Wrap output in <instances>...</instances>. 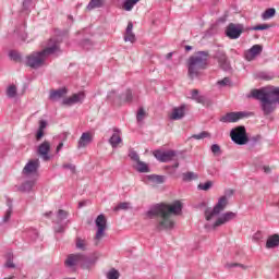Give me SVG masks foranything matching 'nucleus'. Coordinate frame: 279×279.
I'll list each match as a JSON object with an SVG mask.
<instances>
[{
  "label": "nucleus",
  "mask_w": 279,
  "mask_h": 279,
  "mask_svg": "<svg viewBox=\"0 0 279 279\" xmlns=\"http://www.w3.org/2000/svg\"><path fill=\"white\" fill-rule=\"evenodd\" d=\"M182 202L180 201H175L171 205L158 203L150 206L149 210L146 211V217H148V219L159 217L156 225V230L158 232H162V230H173L175 223L169 218L171 215H174L175 217H178V215H182Z\"/></svg>",
  "instance_id": "1"
},
{
  "label": "nucleus",
  "mask_w": 279,
  "mask_h": 279,
  "mask_svg": "<svg viewBox=\"0 0 279 279\" xmlns=\"http://www.w3.org/2000/svg\"><path fill=\"white\" fill-rule=\"evenodd\" d=\"M247 97L260 101V109L264 112V117H269L276 110V104H279V87L268 86L253 89Z\"/></svg>",
  "instance_id": "2"
},
{
  "label": "nucleus",
  "mask_w": 279,
  "mask_h": 279,
  "mask_svg": "<svg viewBox=\"0 0 279 279\" xmlns=\"http://www.w3.org/2000/svg\"><path fill=\"white\" fill-rule=\"evenodd\" d=\"M58 51H60L58 40L49 39L48 47L41 51L33 52L32 54L27 56L24 64L25 66H29L31 69H40V66L45 64L47 56H53V53H58Z\"/></svg>",
  "instance_id": "3"
},
{
  "label": "nucleus",
  "mask_w": 279,
  "mask_h": 279,
  "mask_svg": "<svg viewBox=\"0 0 279 279\" xmlns=\"http://www.w3.org/2000/svg\"><path fill=\"white\" fill-rule=\"evenodd\" d=\"M210 53L208 51H197L196 56L189 58L187 76L190 80H197L202 76V72L208 69V58Z\"/></svg>",
  "instance_id": "4"
},
{
  "label": "nucleus",
  "mask_w": 279,
  "mask_h": 279,
  "mask_svg": "<svg viewBox=\"0 0 279 279\" xmlns=\"http://www.w3.org/2000/svg\"><path fill=\"white\" fill-rule=\"evenodd\" d=\"M98 257L93 255H86L83 253L70 254L65 259V267H75V265H80L81 269H90L97 265Z\"/></svg>",
  "instance_id": "5"
},
{
  "label": "nucleus",
  "mask_w": 279,
  "mask_h": 279,
  "mask_svg": "<svg viewBox=\"0 0 279 279\" xmlns=\"http://www.w3.org/2000/svg\"><path fill=\"white\" fill-rule=\"evenodd\" d=\"M153 156H155L156 160H158L159 162H171V160L175 161L174 165L167 166L166 169H178V167H180V162H178L179 153L177 150L156 149L153 151Z\"/></svg>",
  "instance_id": "6"
},
{
  "label": "nucleus",
  "mask_w": 279,
  "mask_h": 279,
  "mask_svg": "<svg viewBox=\"0 0 279 279\" xmlns=\"http://www.w3.org/2000/svg\"><path fill=\"white\" fill-rule=\"evenodd\" d=\"M230 137L235 145H247L250 143V136L247 130L243 125H239L230 131Z\"/></svg>",
  "instance_id": "7"
},
{
  "label": "nucleus",
  "mask_w": 279,
  "mask_h": 279,
  "mask_svg": "<svg viewBox=\"0 0 279 279\" xmlns=\"http://www.w3.org/2000/svg\"><path fill=\"white\" fill-rule=\"evenodd\" d=\"M227 206H228V196H221L213 209L210 208L205 209L204 215H205L206 221H210L213 217H217V215H221V213L226 210Z\"/></svg>",
  "instance_id": "8"
},
{
  "label": "nucleus",
  "mask_w": 279,
  "mask_h": 279,
  "mask_svg": "<svg viewBox=\"0 0 279 279\" xmlns=\"http://www.w3.org/2000/svg\"><path fill=\"white\" fill-rule=\"evenodd\" d=\"M107 99L112 104H117V106H121L122 104H132V101L134 100V95L132 94V89H126L124 93V97L123 95L117 96V92L111 90L107 95Z\"/></svg>",
  "instance_id": "9"
},
{
  "label": "nucleus",
  "mask_w": 279,
  "mask_h": 279,
  "mask_svg": "<svg viewBox=\"0 0 279 279\" xmlns=\"http://www.w3.org/2000/svg\"><path fill=\"white\" fill-rule=\"evenodd\" d=\"M64 219H69V211L64 209H59L57 211L56 226L53 227L56 234H64V232H66V228L69 223H71V220H66L64 223H62Z\"/></svg>",
  "instance_id": "10"
},
{
  "label": "nucleus",
  "mask_w": 279,
  "mask_h": 279,
  "mask_svg": "<svg viewBox=\"0 0 279 279\" xmlns=\"http://www.w3.org/2000/svg\"><path fill=\"white\" fill-rule=\"evenodd\" d=\"M252 113L247 111H236V112H228L225 116L219 118L220 123H236L241 121V119H246Z\"/></svg>",
  "instance_id": "11"
},
{
  "label": "nucleus",
  "mask_w": 279,
  "mask_h": 279,
  "mask_svg": "<svg viewBox=\"0 0 279 279\" xmlns=\"http://www.w3.org/2000/svg\"><path fill=\"white\" fill-rule=\"evenodd\" d=\"M243 24L229 23L226 27L225 34L227 38H230V40H238V38H241V34H243Z\"/></svg>",
  "instance_id": "12"
},
{
  "label": "nucleus",
  "mask_w": 279,
  "mask_h": 279,
  "mask_svg": "<svg viewBox=\"0 0 279 279\" xmlns=\"http://www.w3.org/2000/svg\"><path fill=\"white\" fill-rule=\"evenodd\" d=\"M95 223L97 228L95 239L96 241H100L101 236H105L106 234V229L108 228V220L106 219V216L104 214H100L97 216Z\"/></svg>",
  "instance_id": "13"
},
{
  "label": "nucleus",
  "mask_w": 279,
  "mask_h": 279,
  "mask_svg": "<svg viewBox=\"0 0 279 279\" xmlns=\"http://www.w3.org/2000/svg\"><path fill=\"white\" fill-rule=\"evenodd\" d=\"M214 60H217L222 71H230V61H228V56L226 54V51L219 49L216 50L214 54Z\"/></svg>",
  "instance_id": "14"
},
{
  "label": "nucleus",
  "mask_w": 279,
  "mask_h": 279,
  "mask_svg": "<svg viewBox=\"0 0 279 279\" xmlns=\"http://www.w3.org/2000/svg\"><path fill=\"white\" fill-rule=\"evenodd\" d=\"M234 219H236V213L227 211L217 218V220L213 223V230H216V228H219L220 226H223L225 223H228Z\"/></svg>",
  "instance_id": "15"
},
{
  "label": "nucleus",
  "mask_w": 279,
  "mask_h": 279,
  "mask_svg": "<svg viewBox=\"0 0 279 279\" xmlns=\"http://www.w3.org/2000/svg\"><path fill=\"white\" fill-rule=\"evenodd\" d=\"M40 169V159L29 160L22 170L24 175H32V173H38Z\"/></svg>",
  "instance_id": "16"
},
{
  "label": "nucleus",
  "mask_w": 279,
  "mask_h": 279,
  "mask_svg": "<svg viewBox=\"0 0 279 279\" xmlns=\"http://www.w3.org/2000/svg\"><path fill=\"white\" fill-rule=\"evenodd\" d=\"M85 97H86V95L84 94V92L73 94L71 97L64 98L62 100V106H73L75 104H82V101H84Z\"/></svg>",
  "instance_id": "17"
},
{
  "label": "nucleus",
  "mask_w": 279,
  "mask_h": 279,
  "mask_svg": "<svg viewBox=\"0 0 279 279\" xmlns=\"http://www.w3.org/2000/svg\"><path fill=\"white\" fill-rule=\"evenodd\" d=\"M51 151V144L48 141H45L38 146L37 154L44 159V160H51V157L49 156V153Z\"/></svg>",
  "instance_id": "18"
},
{
  "label": "nucleus",
  "mask_w": 279,
  "mask_h": 279,
  "mask_svg": "<svg viewBox=\"0 0 279 279\" xmlns=\"http://www.w3.org/2000/svg\"><path fill=\"white\" fill-rule=\"evenodd\" d=\"M260 53H263V46L254 45L244 53V58L247 60V62H252V60H254L256 56H260Z\"/></svg>",
  "instance_id": "19"
},
{
  "label": "nucleus",
  "mask_w": 279,
  "mask_h": 279,
  "mask_svg": "<svg viewBox=\"0 0 279 279\" xmlns=\"http://www.w3.org/2000/svg\"><path fill=\"white\" fill-rule=\"evenodd\" d=\"M108 142L111 145L112 149H117L120 143H123V138H121V130L114 128L113 134L111 135Z\"/></svg>",
  "instance_id": "20"
},
{
  "label": "nucleus",
  "mask_w": 279,
  "mask_h": 279,
  "mask_svg": "<svg viewBox=\"0 0 279 279\" xmlns=\"http://www.w3.org/2000/svg\"><path fill=\"white\" fill-rule=\"evenodd\" d=\"M186 114V105H181L172 110V114L170 119L172 121H180V119H184V116Z\"/></svg>",
  "instance_id": "21"
},
{
  "label": "nucleus",
  "mask_w": 279,
  "mask_h": 279,
  "mask_svg": "<svg viewBox=\"0 0 279 279\" xmlns=\"http://www.w3.org/2000/svg\"><path fill=\"white\" fill-rule=\"evenodd\" d=\"M90 143H93V135L89 132H84L78 140L77 147L82 149V147H88Z\"/></svg>",
  "instance_id": "22"
},
{
  "label": "nucleus",
  "mask_w": 279,
  "mask_h": 279,
  "mask_svg": "<svg viewBox=\"0 0 279 279\" xmlns=\"http://www.w3.org/2000/svg\"><path fill=\"white\" fill-rule=\"evenodd\" d=\"M132 29H134V23L129 22L124 35V43L134 44L136 41V35L132 33Z\"/></svg>",
  "instance_id": "23"
},
{
  "label": "nucleus",
  "mask_w": 279,
  "mask_h": 279,
  "mask_svg": "<svg viewBox=\"0 0 279 279\" xmlns=\"http://www.w3.org/2000/svg\"><path fill=\"white\" fill-rule=\"evenodd\" d=\"M266 247L267 250H274L276 247H279V235L278 233H275L270 236H268L266 241Z\"/></svg>",
  "instance_id": "24"
},
{
  "label": "nucleus",
  "mask_w": 279,
  "mask_h": 279,
  "mask_svg": "<svg viewBox=\"0 0 279 279\" xmlns=\"http://www.w3.org/2000/svg\"><path fill=\"white\" fill-rule=\"evenodd\" d=\"M191 99H193V101H196V104H202L203 106H206V96L199 95V89L191 90Z\"/></svg>",
  "instance_id": "25"
},
{
  "label": "nucleus",
  "mask_w": 279,
  "mask_h": 279,
  "mask_svg": "<svg viewBox=\"0 0 279 279\" xmlns=\"http://www.w3.org/2000/svg\"><path fill=\"white\" fill-rule=\"evenodd\" d=\"M66 93H69V89H66V87L53 89L50 92V99L52 100L62 99V97H64Z\"/></svg>",
  "instance_id": "26"
},
{
  "label": "nucleus",
  "mask_w": 279,
  "mask_h": 279,
  "mask_svg": "<svg viewBox=\"0 0 279 279\" xmlns=\"http://www.w3.org/2000/svg\"><path fill=\"white\" fill-rule=\"evenodd\" d=\"M147 180L149 182H154V184H165L167 177L160 174H149L147 175Z\"/></svg>",
  "instance_id": "27"
},
{
  "label": "nucleus",
  "mask_w": 279,
  "mask_h": 279,
  "mask_svg": "<svg viewBox=\"0 0 279 279\" xmlns=\"http://www.w3.org/2000/svg\"><path fill=\"white\" fill-rule=\"evenodd\" d=\"M7 206H8V210L5 211V215L2 218V223H8V221L11 219L12 217V198L8 197L7 198Z\"/></svg>",
  "instance_id": "28"
},
{
  "label": "nucleus",
  "mask_w": 279,
  "mask_h": 279,
  "mask_svg": "<svg viewBox=\"0 0 279 279\" xmlns=\"http://www.w3.org/2000/svg\"><path fill=\"white\" fill-rule=\"evenodd\" d=\"M75 247H76V250H80L81 252H86V250H88V243L86 242V240L77 236L75 239Z\"/></svg>",
  "instance_id": "29"
},
{
  "label": "nucleus",
  "mask_w": 279,
  "mask_h": 279,
  "mask_svg": "<svg viewBox=\"0 0 279 279\" xmlns=\"http://www.w3.org/2000/svg\"><path fill=\"white\" fill-rule=\"evenodd\" d=\"M34 181H25L24 183L21 184L19 191H21V193H29V191L34 189Z\"/></svg>",
  "instance_id": "30"
},
{
  "label": "nucleus",
  "mask_w": 279,
  "mask_h": 279,
  "mask_svg": "<svg viewBox=\"0 0 279 279\" xmlns=\"http://www.w3.org/2000/svg\"><path fill=\"white\" fill-rule=\"evenodd\" d=\"M14 34L17 40H21V43H27V33L23 31V28H16Z\"/></svg>",
  "instance_id": "31"
},
{
  "label": "nucleus",
  "mask_w": 279,
  "mask_h": 279,
  "mask_svg": "<svg viewBox=\"0 0 279 279\" xmlns=\"http://www.w3.org/2000/svg\"><path fill=\"white\" fill-rule=\"evenodd\" d=\"M138 1L141 0H125L123 2V10H125L126 12H132V10L134 9V7L136 5V3H138Z\"/></svg>",
  "instance_id": "32"
},
{
  "label": "nucleus",
  "mask_w": 279,
  "mask_h": 279,
  "mask_svg": "<svg viewBox=\"0 0 279 279\" xmlns=\"http://www.w3.org/2000/svg\"><path fill=\"white\" fill-rule=\"evenodd\" d=\"M136 171H138V173H149V171H151V169H149V165L140 160L137 162Z\"/></svg>",
  "instance_id": "33"
},
{
  "label": "nucleus",
  "mask_w": 279,
  "mask_h": 279,
  "mask_svg": "<svg viewBox=\"0 0 279 279\" xmlns=\"http://www.w3.org/2000/svg\"><path fill=\"white\" fill-rule=\"evenodd\" d=\"M274 16H276V9H274V8L266 9L265 12L262 14V19L264 21L274 19Z\"/></svg>",
  "instance_id": "34"
},
{
  "label": "nucleus",
  "mask_w": 279,
  "mask_h": 279,
  "mask_svg": "<svg viewBox=\"0 0 279 279\" xmlns=\"http://www.w3.org/2000/svg\"><path fill=\"white\" fill-rule=\"evenodd\" d=\"M9 58H11L13 62H23V56L16 50L9 51Z\"/></svg>",
  "instance_id": "35"
},
{
  "label": "nucleus",
  "mask_w": 279,
  "mask_h": 279,
  "mask_svg": "<svg viewBox=\"0 0 279 279\" xmlns=\"http://www.w3.org/2000/svg\"><path fill=\"white\" fill-rule=\"evenodd\" d=\"M198 175L195 172H185L182 174L183 182H193V180H197Z\"/></svg>",
  "instance_id": "36"
},
{
  "label": "nucleus",
  "mask_w": 279,
  "mask_h": 279,
  "mask_svg": "<svg viewBox=\"0 0 279 279\" xmlns=\"http://www.w3.org/2000/svg\"><path fill=\"white\" fill-rule=\"evenodd\" d=\"M271 25L269 24H257L255 26L250 27L251 32H265L266 29H270Z\"/></svg>",
  "instance_id": "37"
},
{
  "label": "nucleus",
  "mask_w": 279,
  "mask_h": 279,
  "mask_svg": "<svg viewBox=\"0 0 279 279\" xmlns=\"http://www.w3.org/2000/svg\"><path fill=\"white\" fill-rule=\"evenodd\" d=\"M95 8H104V0H90L87 10H95Z\"/></svg>",
  "instance_id": "38"
},
{
  "label": "nucleus",
  "mask_w": 279,
  "mask_h": 279,
  "mask_svg": "<svg viewBox=\"0 0 279 279\" xmlns=\"http://www.w3.org/2000/svg\"><path fill=\"white\" fill-rule=\"evenodd\" d=\"M16 95H17L16 85H10L7 88V97H9V99H14Z\"/></svg>",
  "instance_id": "39"
},
{
  "label": "nucleus",
  "mask_w": 279,
  "mask_h": 279,
  "mask_svg": "<svg viewBox=\"0 0 279 279\" xmlns=\"http://www.w3.org/2000/svg\"><path fill=\"white\" fill-rule=\"evenodd\" d=\"M145 117H147V112L145 111V108L140 107L136 113V121L137 123H141Z\"/></svg>",
  "instance_id": "40"
},
{
  "label": "nucleus",
  "mask_w": 279,
  "mask_h": 279,
  "mask_svg": "<svg viewBox=\"0 0 279 279\" xmlns=\"http://www.w3.org/2000/svg\"><path fill=\"white\" fill-rule=\"evenodd\" d=\"M192 138L195 141H202L203 138H210V133L208 131H203L198 134H193Z\"/></svg>",
  "instance_id": "41"
},
{
  "label": "nucleus",
  "mask_w": 279,
  "mask_h": 279,
  "mask_svg": "<svg viewBox=\"0 0 279 279\" xmlns=\"http://www.w3.org/2000/svg\"><path fill=\"white\" fill-rule=\"evenodd\" d=\"M14 259V256L9 253L7 255V263L4 264V267H7L8 269H14V267H16V265H14V262H12Z\"/></svg>",
  "instance_id": "42"
},
{
  "label": "nucleus",
  "mask_w": 279,
  "mask_h": 279,
  "mask_svg": "<svg viewBox=\"0 0 279 279\" xmlns=\"http://www.w3.org/2000/svg\"><path fill=\"white\" fill-rule=\"evenodd\" d=\"M198 191H210L213 189V181H206L197 185Z\"/></svg>",
  "instance_id": "43"
},
{
  "label": "nucleus",
  "mask_w": 279,
  "mask_h": 279,
  "mask_svg": "<svg viewBox=\"0 0 279 279\" xmlns=\"http://www.w3.org/2000/svg\"><path fill=\"white\" fill-rule=\"evenodd\" d=\"M81 47L86 51H90L93 49V41L88 38L81 40Z\"/></svg>",
  "instance_id": "44"
},
{
  "label": "nucleus",
  "mask_w": 279,
  "mask_h": 279,
  "mask_svg": "<svg viewBox=\"0 0 279 279\" xmlns=\"http://www.w3.org/2000/svg\"><path fill=\"white\" fill-rule=\"evenodd\" d=\"M120 277H121V272H119V270H117L116 268H112L107 274L108 279H119Z\"/></svg>",
  "instance_id": "45"
},
{
  "label": "nucleus",
  "mask_w": 279,
  "mask_h": 279,
  "mask_svg": "<svg viewBox=\"0 0 279 279\" xmlns=\"http://www.w3.org/2000/svg\"><path fill=\"white\" fill-rule=\"evenodd\" d=\"M226 269H234V267H240L241 269H247L246 265L240 264V263H227L225 265Z\"/></svg>",
  "instance_id": "46"
},
{
  "label": "nucleus",
  "mask_w": 279,
  "mask_h": 279,
  "mask_svg": "<svg viewBox=\"0 0 279 279\" xmlns=\"http://www.w3.org/2000/svg\"><path fill=\"white\" fill-rule=\"evenodd\" d=\"M260 138H263L260 135H255L248 138L250 147H256V145L260 143Z\"/></svg>",
  "instance_id": "47"
},
{
  "label": "nucleus",
  "mask_w": 279,
  "mask_h": 279,
  "mask_svg": "<svg viewBox=\"0 0 279 279\" xmlns=\"http://www.w3.org/2000/svg\"><path fill=\"white\" fill-rule=\"evenodd\" d=\"M130 209V203L124 202V203H120L114 207V211H119V210H129Z\"/></svg>",
  "instance_id": "48"
},
{
  "label": "nucleus",
  "mask_w": 279,
  "mask_h": 279,
  "mask_svg": "<svg viewBox=\"0 0 279 279\" xmlns=\"http://www.w3.org/2000/svg\"><path fill=\"white\" fill-rule=\"evenodd\" d=\"M210 150L214 154V156H221V146H219V144H213L210 146Z\"/></svg>",
  "instance_id": "49"
},
{
  "label": "nucleus",
  "mask_w": 279,
  "mask_h": 279,
  "mask_svg": "<svg viewBox=\"0 0 279 279\" xmlns=\"http://www.w3.org/2000/svg\"><path fill=\"white\" fill-rule=\"evenodd\" d=\"M230 84H232L230 77H225L217 82V86H220L221 88H223V86H230Z\"/></svg>",
  "instance_id": "50"
},
{
  "label": "nucleus",
  "mask_w": 279,
  "mask_h": 279,
  "mask_svg": "<svg viewBox=\"0 0 279 279\" xmlns=\"http://www.w3.org/2000/svg\"><path fill=\"white\" fill-rule=\"evenodd\" d=\"M129 158H131L134 162L137 163L141 161V157H138V153H136V150H130Z\"/></svg>",
  "instance_id": "51"
},
{
  "label": "nucleus",
  "mask_w": 279,
  "mask_h": 279,
  "mask_svg": "<svg viewBox=\"0 0 279 279\" xmlns=\"http://www.w3.org/2000/svg\"><path fill=\"white\" fill-rule=\"evenodd\" d=\"M28 235L31 236V239L33 241H36V239H38V230L36 229H31L28 232Z\"/></svg>",
  "instance_id": "52"
},
{
  "label": "nucleus",
  "mask_w": 279,
  "mask_h": 279,
  "mask_svg": "<svg viewBox=\"0 0 279 279\" xmlns=\"http://www.w3.org/2000/svg\"><path fill=\"white\" fill-rule=\"evenodd\" d=\"M44 136H45V130L38 129L36 132V141H43Z\"/></svg>",
  "instance_id": "53"
},
{
  "label": "nucleus",
  "mask_w": 279,
  "mask_h": 279,
  "mask_svg": "<svg viewBox=\"0 0 279 279\" xmlns=\"http://www.w3.org/2000/svg\"><path fill=\"white\" fill-rule=\"evenodd\" d=\"M62 167H63V169H69L72 173H75V165H73V163H65Z\"/></svg>",
  "instance_id": "54"
},
{
  "label": "nucleus",
  "mask_w": 279,
  "mask_h": 279,
  "mask_svg": "<svg viewBox=\"0 0 279 279\" xmlns=\"http://www.w3.org/2000/svg\"><path fill=\"white\" fill-rule=\"evenodd\" d=\"M259 80H265V81H269L271 80V76H269V74L262 72L259 73Z\"/></svg>",
  "instance_id": "55"
},
{
  "label": "nucleus",
  "mask_w": 279,
  "mask_h": 279,
  "mask_svg": "<svg viewBox=\"0 0 279 279\" xmlns=\"http://www.w3.org/2000/svg\"><path fill=\"white\" fill-rule=\"evenodd\" d=\"M260 239H263V232L257 231V232L253 235V240H254V241H260Z\"/></svg>",
  "instance_id": "56"
},
{
  "label": "nucleus",
  "mask_w": 279,
  "mask_h": 279,
  "mask_svg": "<svg viewBox=\"0 0 279 279\" xmlns=\"http://www.w3.org/2000/svg\"><path fill=\"white\" fill-rule=\"evenodd\" d=\"M29 3H32V0H23V10H29Z\"/></svg>",
  "instance_id": "57"
},
{
  "label": "nucleus",
  "mask_w": 279,
  "mask_h": 279,
  "mask_svg": "<svg viewBox=\"0 0 279 279\" xmlns=\"http://www.w3.org/2000/svg\"><path fill=\"white\" fill-rule=\"evenodd\" d=\"M46 128H47V121L46 120H39L38 130H45Z\"/></svg>",
  "instance_id": "58"
},
{
  "label": "nucleus",
  "mask_w": 279,
  "mask_h": 279,
  "mask_svg": "<svg viewBox=\"0 0 279 279\" xmlns=\"http://www.w3.org/2000/svg\"><path fill=\"white\" fill-rule=\"evenodd\" d=\"M88 204H90V202L87 199V201H81L78 203V208H84V206H88Z\"/></svg>",
  "instance_id": "59"
},
{
  "label": "nucleus",
  "mask_w": 279,
  "mask_h": 279,
  "mask_svg": "<svg viewBox=\"0 0 279 279\" xmlns=\"http://www.w3.org/2000/svg\"><path fill=\"white\" fill-rule=\"evenodd\" d=\"M263 169L265 173H271V168H269V166H264Z\"/></svg>",
  "instance_id": "60"
},
{
  "label": "nucleus",
  "mask_w": 279,
  "mask_h": 279,
  "mask_svg": "<svg viewBox=\"0 0 279 279\" xmlns=\"http://www.w3.org/2000/svg\"><path fill=\"white\" fill-rule=\"evenodd\" d=\"M62 147H64V143H59L57 146V154L60 153V149H62Z\"/></svg>",
  "instance_id": "61"
},
{
  "label": "nucleus",
  "mask_w": 279,
  "mask_h": 279,
  "mask_svg": "<svg viewBox=\"0 0 279 279\" xmlns=\"http://www.w3.org/2000/svg\"><path fill=\"white\" fill-rule=\"evenodd\" d=\"M171 58H173V52H169V53L166 56V60H171Z\"/></svg>",
  "instance_id": "62"
},
{
  "label": "nucleus",
  "mask_w": 279,
  "mask_h": 279,
  "mask_svg": "<svg viewBox=\"0 0 279 279\" xmlns=\"http://www.w3.org/2000/svg\"><path fill=\"white\" fill-rule=\"evenodd\" d=\"M185 51H186V52L193 51V46H185Z\"/></svg>",
  "instance_id": "63"
},
{
  "label": "nucleus",
  "mask_w": 279,
  "mask_h": 279,
  "mask_svg": "<svg viewBox=\"0 0 279 279\" xmlns=\"http://www.w3.org/2000/svg\"><path fill=\"white\" fill-rule=\"evenodd\" d=\"M51 215H53V211H48L45 214V217H51Z\"/></svg>",
  "instance_id": "64"
}]
</instances>
